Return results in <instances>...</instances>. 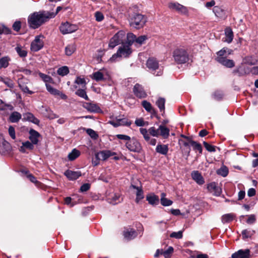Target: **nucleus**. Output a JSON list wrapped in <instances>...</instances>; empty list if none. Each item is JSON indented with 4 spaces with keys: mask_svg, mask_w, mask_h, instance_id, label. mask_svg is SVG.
I'll return each instance as SVG.
<instances>
[{
    "mask_svg": "<svg viewBox=\"0 0 258 258\" xmlns=\"http://www.w3.org/2000/svg\"><path fill=\"white\" fill-rule=\"evenodd\" d=\"M109 203L112 205H115L120 202L121 199L118 194H114L112 197L108 199Z\"/></svg>",
    "mask_w": 258,
    "mask_h": 258,
    "instance_id": "4c0bfd02",
    "label": "nucleus"
},
{
    "mask_svg": "<svg viewBox=\"0 0 258 258\" xmlns=\"http://www.w3.org/2000/svg\"><path fill=\"white\" fill-rule=\"evenodd\" d=\"M125 146L128 150L133 152L140 153L142 149L140 142L134 138L126 142Z\"/></svg>",
    "mask_w": 258,
    "mask_h": 258,
    "instance_id": "6e6552de",
    "label": "nucleus"
},
{
    "mask_svg": "<svg viewBox=\"0 0 258 258\" xmlns=\"http://www.w3.org/2000/svg\"><path fill=\"white\" fill-rule=\"evenodd\" d=\"M156 151L162 155H166L168 152V145L158 144L156 146Z\"/></svg>",
    "mask_w": 258,
    "mask_h": 258,
    "instance_id": "c85d7f7f",
    "label": "nucleus"
},
{
    "mask_svg": "<svg viewBox=\"0 0 258 258\" xmlns=\"http://www.w3.org/2000/svg\"><path fill=\"white\" fill-rule=\"evenodd\" d=\"M76 94L80 97H82L86 100H89V98L86 94V92L84 89H78L76 92Z\"/></svg>",
    "mask_w": 258,
    "mask_h": 258,
    "instance_id": "09e8293b",
    "label": "nucleus"
},
{
    "mask_svg": "<svg viewBox=\"0 0 258 258\" xmlns=\"http://www.w3.org/2000/svg\"><path fill=\"white\" fill-rule=\"evenodd\" d=\"M94 16L95 17V20L98 22L102 21L104 18L103 14L99 11L95 13Z\"/></svg>",
    "mask_w": 258,
    "mask_h": 258,
    "instance_id": "bf43d9fd",
    "label": "nucleus"
},
{
    "mask_svg": "<svg viewBox=\"0 0 258 258\" xmlns=\"http://www.w3.org/2000/svg\"><path fill=\"white\" fill-rule=\"evenodd\" d=\"M116 154L114 152H112L109 150H104L101 151L95 154L96 158L101 159L102 160H105L109 157Z\"/></svg>",
    "mask_w": 258,
    "mask_h": 258,
    "instance_id": "6ab92c4d",
    "label": "nucleus"
},
{
    "mask_svg": "<svg viewBox=\"0 0 258 258\" xmlns=\"http://www.w3.org/2000/svg\"><path fill=\"white\" fill-rule=\"evenodd\" d=\"M235 217V215L232 213L225 214L222 216V222L224 224L226 223H229L232 221Z\"/></svg>",
    "mask_w": 258,
    "mask_h": 258,
    "instance_id": "473e14b6",
    "label": "nucleus"
},
{
    "mask_svg": "<svg viewBox=\"0 0 258 258\" xmlns=\"http://www.w3.org/2000/svg\"><path fill=\"white\" fill-rule=\"evenodd\" d=\"M165 99L163 98H159L156 101V104L161 111H164L165 109Z\"/></svg>",
    "mask_w": 258,
    "mask_h": 258,
    "instance_id": "49530a36",
    "label": "nucleus"
},
{
    "mask_svg": "<svg viewBox=\"0 0 258 258\" xmlns=\"http://www.w3.org/2000/svg\"><path fill=\"white\" fill-rule=\"evenodd\" d=\"M140 132L143 136L144 139L146 141H149L150 137V134L149 133V129L147 130L146 128H140Z\"/></svg>",
    "mask_w": 258,
    "mask_h": 258,
    "instance_id": "de8ad7c7",
    "label": "nucleus"
},
{
    "mask_svg": "<svg viewBox=\"0 0 258 258\" xmlns=\"http://www.w3.org/2000/svg\"><path fill=\"white\" fill-rule=\"evenodd\" d=\"M191 177L192 179L199 184L201 185L204 184L205 182L203 176L198 171H194L191 173Z\"/></svg>",
    "mask_w": 258,
    "mask_h": 258,
    "instance_id": "5701e85b",
    "label": "nucleus"
},
{
    "mask_svg": "<svg viewBox=\"0 0 258 258\" xmlns=\"http://www.w3.org/2000/svg\"><path fill=\"white\" fill-rule=\"evenodd\" d=\"M218 174L223 177H226L228 173V170L226 166H223L218 169L217 171Z\"/></svg>",
    "mask_w": 258,
    "mask_h": 258,
    "instance_id": "603ef678",
    "label": "nucleus"
},
{
    "mask_svg": "<svg viewBox=\"0 0 258 258\" xmlns=\"http://www.w3.org/2000/svg\"><path fill=\"white\" fill-rule=\"evenodd\" d=\"M34 145L32 142L26 141L22 143V145L20 147L19 150L22 153H26V150H32L34 149Z\"/></svg>",
    "mask_w": 258,
    "mask_h": 258,
    "instance_id": "393cba45",
    "label": "nucleus"
},
{
    "mask_svg": "<svg viewBox=\"0 0 258 258\" xmlns=\"http://www.w3.org/2000/svg\"><path fill=\"white\" fill-rule=\"evenodd\" d=\"M131 187L137 190L136 202L137 203H138L141 200L143 199L144 198V193L142 187L136 186L135 185L132 184L131 185Z\"/></svg>",
    "mask_w": 258,
    "mask_h": 258,
    "instance_id": "4be33fe9",
    "label": "nucleus"
},
{
    "mask_svg": "<svg viewBox=\"0 0 258 258\" xmlns=\"http://www.w3.org/2000/svg\"><path fill=\"white\" fill-rule=\"evenodd\" d=\"M77 29V26L71 24L68 22L62 23L59 27V30L61 33L63 34L73 33L76 31Z\"/></svg>",
    "mask_w": 258,
    "mask_h": 258,
    "instance_id": "f8f14e48",
    "label": "nucleus"
},
{
    "mask_svg": "<svg viewBox=\"0 0 258 258\" xmlns=\"http://www.w3.org/2000/svg\"><path fill=\"white\" fill-rule=\"evenodd\" d=\"M39 77L43 80L44 82L47 84V83H53V79L48 75L44 74L42 73H39Z\"/></svg>",
    "mask_w": 258,
    "mask_h": 258,
    "instance_id": "79ce46f5",
    "label": "nucleus"
},
{
    "mask_svg": "<svg viewBox=\"0 0 258 258\" xmlns=\"http://www.w3.org/2000/svg\"><path fill=\"white\" fill-rule=\"evenodd\" d=\"M149 133L150 135L158 137L159 136V128L156 129L155 127H151L149 128Z\"/></svg>",
    "mask_w": 258,
    "mask_h": 258,
    "instance_id": "864d4df0",
    "label": "nucleus"
},
{
    "mask_svg": "<svg viewBox=\"0 0 258 258\" xmlns=\"http://www.w3.org/2000/svg\"><path fill=\"white\" fill-rule=\"evenodd\" d=\"M10 58L7 56L0 58V69L2 68H6L9 64Z\"/></svg>",
    "mask_w": 258,
    "mask_h": 258,
    "instance_id": "c9c22d12",
    "label": "nucleus"
},
{
    "mask_svg": "<svg viewBox=\"0 0 258 258\" xmlns=\"http://www.w3.org/2000/svg\"><path fill=\"white\" fill-rule=\"evenodd\" d=\"M7 108H9L10 110H12L13 108L11 105L5 104L4 102L0 99V110H4L6 109Z\"/></svg>",
    "mask_w": 258,
    "mask_h": 258,
    "instance_id": "4d7b16f0",
    "label": "nucleus"
},
{
    "mask_svg": "<svg viewBox=\"0 0 258 258\" xmlns=\"http://www.w3.org/2000/svg\"><path fill=\"white\" fill-rule=\"evenodd\" d=\"M232 258H249L250 250L248 249H240L232 254Z\"/></svg>",
    "mask_w": 258,
    "mask_h": 258,
    "instance_id": "f3484780",
    "label": "nucleus"
},
{
    "mask_svg": "<svg viewBox=\"0 0 258 258\" xmlns=\"http://www.w3.org/2000/svg\"><path fill=\"white\" fill-rule=\"evenodd\" d=\"M213 11L218 18H224L226 16L224 10L218 6L214 7Z\"/></svg>",
    "mask_w": 258,
    "mask_h": 258,
    "instance_id": "c756f323",
    "label": "nucleus"
},
{
    "mask_svg": "<svg viewBox=\"0 0 258 258\" xmlns=\"http://www.w3.org/2000/svg\"><path fill=\"white\" fill-rule=\"evenodd\" d=\"M90 184L87 183L83 184L80 187V190L81 192H85L88 190L90 188Z\"/></svg>",
    "mask_w": 258,
    "mask_h": 258,
    "instance_id": "338daca9",
    "label": "nucleus"
},
{
    "mask_svg": "<svg viewBox=\"0 0 258 258\" xmlns=\"http://www.w3.org/2000/svg\"><path fill=\"white\" fill-rule=\"evenodd\" d=\"M87 109L91 112H97L100 110V108L97 105L91 103L88 105Z\"/></svg>",
    "mask_w": 258,
    "mask_h": 258,
    "instance_id": "6e6d98bb",
    "label": "nucleus"
},
{
    "mask_svg": "<svg viewBox=\"0 0 258 258\" xmlns=\"http://www.w3.org/2000/svg\"><path fill=\"white\" fill-rule=\"evenodd\" d=\"M132 45L129 44H125L120 46L116 53L114 54L110 58V60L112 62L118 60V58L122 57L126 58L132 53V50L131 48Z\"/></svg>",
    "mask_w": 258,
    "mask_h": 258,
    "instance_id": "7ed1b4c3",
    "label": "nucleus"
},
{
    "mask_svg": "<svg viewBox=\"0 0 258 258\" xmlns=\"http://www.w3.org/2000/svg\"><path fill=\"white\" fill-rule=\"evenodd\" d=\"M116 137L119 140H124L128 142L131 139V137L127 135L118 134L116 135Z\"/></svg>",
    "mask_w": 258,
    "mask_h": 258,
    "instance_id": "0e129e2a",
    "label": "nucleus"
},
{
    "mask_svg": "<svg viewBox=\"0 0 258 258\" xmlns=\"http://www.w3.org/2000/svg\"><path fill=\"white\" fill-rule=\"evenodd\" d=\"M11 150V146L10 144L0 135V154L2 155L6 154L9 153Z\"/></svg>",
    "mask_w": 258,
    "mask_h": 258,
    "instance_id": "ddd939ff",
    "label": "nucleus"
},
{
    "mask_svg": "<svg viewBox=\"0 0 258 258\" xmlns=\"http://www.w3.org/2000/svg\"><path fill=\"white\" fill-rule=\"evenodd\" d=\"M57 74L61 76L67 75L69 73V69L68 67L63 66L59 68L57 71Z\"/></svg>",
    "mask_w": 258,
    "mask_h": 258,
    "instance_id": "a18cd8bd",
    "label": "nucleus"
},
{
    "mask_svg": "<svg viewBox=\"0 0 258 258\" xmlns=\"http://www.w3.org/2000/svg\"><path fill=\"white\" fill-rule=\"evenodd\" d=\"M168 7L171 10H174L182 15L188 14L187 8L177 2H170L168 4Z\"/></svg>",
    "mask_w": 258,
    "mask_h": 258,
    "instance_id": "9d476101",
    "label": "nucleus"
},
{
    "mask_svg": "<svg viewBox=\"0 0 258 258\" xmlns=\"http://www.w3.org/2000/svg\"><path fill=\"white\" fill-rule=\"evenodd\" d=\"M21 27V24L20 21H16L13 25V28L16 31H19Z\"/></svg>",
    "mask_w": 258,
    "mask_h": 258,
    "instance_id": "774afa93",
    "label": "nucleus"
},
{
    "mask_svg": "<svg viewBox=\"0 0 258 258\" xmlns=\"http://www.w3.org/2000/svg\"><path fill=\"white\" fill-rule=\"evenodd\" d=\"M108 123L115 127L119 126H128L132 124V122L126 118L124 117V115L116 117L114 119L109 121Z\"/></svg>",
    "mask_w": 258,
    "mask_h": 258,
    "instance_id": "1a4fd4ad",
    "label": "nucleus"
},
{
    "mask_svg": "<svg viewBox=\"0 0 258 258\" xmlns=\"http://www.w3.org/2000/svg\"><path fill=\"white\" fill-rule=\"evenodd\" d=\"M208 190L216 196H219L221 193V189L215 182L210 183L208 185Z\"/></svg>",
    "mask_w": 258,
    "mask_h": 258,
    "instance_id": "aec40b11",
    "label": "nucleus"
},
{
    "mask_svg": "<svg viewBox=\"0 0 258 258\" xmlns=\"http://www.w3.org/2000/svg\"><path fill=\"white\" fill-rule=\"evenodd\" d=\"M134 94L138 98H143L147 96V93L144 90L142 85L139 84H136L133 88Z\"/></svg>",
    "mask_w": 258,
    "mask_h": 258,
    "instance_id": "4468645a",
    "label": "nucleus"
},
{
    "mask_svg": "<svg viewBox=\"0 0 258 258\" xmlns=\"http://www.w3.org/2000/svg\"><path fill=\"white\" fill-rule=\"evenodd\" d=\"M80 152L76 149H74L68 156V159L70 161H73L77 158L80 155Z\"/></svg>",
    "mask_w": 258,
    "mask_h": 258,
    "instance_id": "f704fd0d",
    "label": "nucleus"
},
{
    "mask_svg": "<svg viewBox=\"0 0 258 258\" xmlns=\"http://www.w3.org/2000/svg\"><path fill=\"white\" fill-rule=\"evenodd\" d=\"M216 60L223 66L228 68H232L235 66V63L233 60L227 59L226 57H217Z\"/></svg>",
    "mask_w": 258,
    "mask_h": 258,
    "instance_id": "dca6fc26",
    "label": "nucleus"
},
{
    "mask_svg": "<svg viewBox=\"0 0 258 258\" xmlns=\"http://www.w3.org/2000/svg\"><path fill=\"white\" fill-rule=\"evenodd\" d=\"M64 174L69 180H74L81 176V172L80 171H74L71 170H67L65 171Z\"/></svg>",
    "mask_w": 258,
    "mask_h": 258,
    "instance_id": "a211bd4d",
    "label": "nucleus"
},
{
    "mask_svg": "<svg viewBox=\"0 0 258 258\" xmlns=\"http://www.w3.org/2000/svg\"><path fill=\"white\" fill-rule=\"evenodd\" d=\"M173 57L178 64H183L189 60V53L184 48H177L173 52Z\"/></svg>",
    "mask_w": 258,
    "mask_h": 258,
    "instance_id": "20e7f679",
    "label": "nucleus"
},
{
    "mask_svg": "<svg viewBox=\"0 0 258 258\" xmlns=\"http://www.w3.org/2000/svg\"><path fill=\"white\" fill-rule=\"evenodd\" d=\"M255 233V231L253 230L245 229L241 232L242 236L243 239L250 238Z\"/></svg>",
    "mask_w": 258,
    "mask_h": 258,
    "instance_id": "58836bf2",
    "label": "nucleus"
},
{
    "mask_svg": "<svg viewBox=\"0 0 258 258\" xmlns=\"http://www.w3.org/2000/svg\"><path fill=\"white\" fill-rule=\"evenodd\" d=\"M19 86L20 87L21 90L24 93H27L29 94H32L33 93V92L29 90L28 87L24 84H19Z\"/></svg>",
    "mask_w": 258,
    "mask_h": 258,
    "instance_id": "13d9d810",
    "label": "nucleus"
},
{
    "mask_svg": "<svg viewBox=\"0 0 258 258\" xmlns=\"http://www.w3.org/2000/svg\"><path fill=\"white\" fill-rule=\"evenodd\" d=\"M21 114L16 111L13 112L10 116L9 119L11 122L15 123L19 121L21 118Z\"/></svg>",
    "mask_w": 258,
    "mask_h": 258,
    "instance_id": "7c9ffc66",
    "label": "nucleus"
},
{
    "mask_svg": "<svg viewBox=\"0 0 258 258\" xmlns=\"http://www.w3.org/2000/svg\"><path fill=\"white\" fill-rule=\"evenodd\" d=\"M123 235L126 239L127 240H131L137 236V233L135 230L133 229H127L126 231H124Z\"/></svg>",
    "mask_w": 258,
    "mask_h": 258,
    "instance_id": "bb28decb",
    "label": "nucleus"
},
{
    "mask_svg": "<svg viewBox=\"0 0 258 258\" xmlns=\"http://www.w3.org/2000/svg\"><path fill=\"white\" fill-rule=\"evenodd\" d=\"M212 96L214 99L219 101L223 98L224 94L222 91L217 90L213 93Z\"/></svg>",
    "mask_w": 258,
    "mask_h": 258,
    "instance_id": "8fccbe9b",
    "label": "nucleus"
},
{
    "mask_svg": "<svg viewBox=\"0 0 258 258\" xmlns=\"http://www.w3.org/2000/svg\"><path fill=\"white\" fill-rule=\"evenodd\" d=\"M128 44L132 45L135 43L136 46H141L145 43L148 37L147 35H141L138 38L132 33H128Z\"/></svg>",
    "mask_w": 258,
    "mask_h": 258,
    "instance_id": "0eeeda50",
    "label": "nucleus"
},
{
    "mask_svg": "<svg viewBox=\"0 0 258 258\" xmlns=\"http://www.w3.org/2000/svg\"><path fill=\"white\" fill-rule=\"evenodd\" d=\"M75 83L81 85L83 88H85L86 87V82L84 78L78 77L76 78Z\"/></svg>",
    "mask_w": 258,
    "mask_h": 258,
    "instance_id": "5fc2aeb1",
    "label": "nucleus"
},
{
    "mask_svg": "<svg viewBox=\"0 0 258 258\" xmlns=\"http://www.w3.org/2000/svg\"><path fill=\"white\" fill-rule=\"evenodd\" d=\"M225 35L224 41L228 43H231L233 39V33L232 29L229 27L226 28L225 30Z\"/></svg>",
    "mask_w": 258,
    "mask_h": 258,
    "instance_id": "a878e982",
    "label": "nucleus"
},
{
    "mask_svg": "<svg viewBox=\"0 0 258 258\" xmlns=\"http://www.w3.org/2000/svg\"><path fill=\"white\" fill-rule=\"evenodd\" d=\"M29 133L30 135L29 139L31 142L34 145L37 144L39 142L38 138L40 136L39 133L33 129H31Z\"/></svg>",
    "mask_w": 258,
    "mask_h": 258,
    "instance_id": "412c9836",
    "label": "nucleus"
},
{
    "mask_svg": "<svg viewBox=\"0 0 258 258\" xmlns=\"http://www.w3.org/2000/svg\"><path fill=\"white\" fill-rule=\"evenodd\" d=\"M86 132L92 139H96L98 137V135L92 129L88 128L86 130Z\"/></svg>",
    "mask_w": 258,
    "mask_h": 258,
    "instance_id": "052dcab7",
    "label": "nucleus"
},
{
    "mask_svg": "<svg viewBox=\"0 0 258 258\" xmlns=\"http://www.w3.org/2000/svg\"><path fill=\"white\" fill-rule=\"evenodd\" d=\"M15 50L21 57H25L27 55V50L21 45H18L15 48Z\"/></svg>",
    "mask_w": 258,
    "mask_h": 258,
    "instance_id": "72a5a7b5",
    "label": "nucleus"
},
{
    "mask_svg": "<svg viewBox=\"0 0 258 258\" xmlns=\"http://www.w3.org/2000/svg\"><path fill=\"white\" fill-rule=\"evenodd\" d=\"M54 17L55 15L50 13L49 11H42L34 12L29 16L28 23L31 28L36 29Z\"/></svg>",
    "mask_w": 258,
    "mask_h": 258,
    "instance_id": "f257e3e1",
    "label": "nucleus"
},
{
    "mask_svg": "<svg viewBox=\"0 0 258 258\" xmlns=\"http://www.w3.org/2000/svg\"><path fill=\"white\" fill-rule=\"evenodd\" d=\"M173 252V248L172 246H169L166 250L163 251L162 249L161 254L163 255L165 258H170Z\"/></svg>",
    "mask_w": 258,
    "mask_h": 258,
    "instance_id": "37998d69",
    "label": "nucleus"
},
{
    "mask_svg": "<svg viewBox=\"0 0 258 258\" xmlns=\"http://www.w3.org/2000/svg\"><path fill=\"white\" fill-rule=\"evenodd\" d=\"M128 33L123 30L119 31L110 40L108 46L113 48L116 46L121 44L122 45L128 44Z\"/></svg>",
    "mask_w": 258,
    "mask_h": 258,
    "instance_id": "f03ea898",
    "label": "nucleus"
},
{
    "mask_svg": "<svg viewBox=\"0 0 258 258\" xmlns=\"http://www.w3.org/2000/svg\"><path fill=\"white\" fill-rule=\"evenodd\" d=\"M46 88L47 90L52 95L56 97H60L62 99H66L67 96L63 94L61 92L53 88L50 85L48 84H45Z\"/></svg>",
    "mask_w": 258,
    "mask_h": 258,
    "instance_id": "2eb2a0df",
    "label": "nucleus"
},
{
    "mask_svg": "<svg viewBox=\"0 0 258 258\" xmlns=\"http://www.w3.org/2000/svg\"><path fill=\"white\" fill-rule=\"evenodd\" d=\"M203 144L205 148L207 150H208L209 152H215V148L214 146H212L211 145H209L208 143H207L206 142H203Z\"/></svg>",
    "mask_w": 258,
    "mask_h": 258,
    "instance_id": "e2e57ef3",
    "label": "nucleus"
},
{
    "mask_svg": "<svg viewBox=\"0 0 258 258\" xmlns=\"http://www.w3.org/2000/svg\"><path fill=\"white\" fill-rule=\"evenodd\" d=\"M159 136L164 139H167L169 135V130L164 125H160L159 127Z\"/></svg>",
    "mask_w": 258,
    "mask_h": 258,
    "instance_id": "cd10ccee",
    "label": "nucleus"
},
{
    "mask_svg": "<svg viewBox=\"0 0 258 258\" xmlns=\"http://www.w3.org/2000/svg\"><path fill=\"white\" fill-rule=\"evenodd\" d=\"M91 78L97 82L104 80V75L100 71L94 72Z\"/></svg>",
    "mask_w": 258,
    "mask_h": 258,
    "instance_id": "e433bc0d",
    "label": "nucleus"
},
{
    "mask_svg": "<svg viewBox=\"0 0 258 258\" xmlns=\"http://www.w3.org/2000/svg\"><path fill=\"white\" fill-rule=\"evenodd\" d=\"M76 46L75 43H72L67 45L65 48V53L67 55H71L76 50Z\"/></svg>",
    "mask_w": 258,
    "mask_h": 258,
    "instance_id": "2f4dec72",
    "label": "nucleus"
},
{
    "mask_svg": "<svg viewBox=\"0 0 258 258\" xmlns=\"http://www.w3.org/2000/svg\"><path fill=\"white\" fill-rule=\"evenodd\" d=\"M24 116L25 118H27V120L33 122L35 124H38L39 122V120L35 118L31 113H26Z\"/></svg>",
    "mask_w": 258,
    "mask_h": 258,
    "instance_id": "c03bdc74",
    "label": "nucleus"
},
{
    "mask_svg": "<svg viewBox=\"0 0 258 258\" xmlns=\"http://www.w3.org/2000/svg\"><path fill=\"white\" fill-rule=\"evenodd\" d=\"M170 236L172 238L179 239L182 237V232L180 231L177 232H173L170 234Z\"/></svg>",
    "mask_w": 258,
    "mask_h": 258,
    "instance_id": "69168bd1",
    "label": "nucleus"
},
{
    "mask_svg": "<svg viewBox=\"0 0 258 258\" xmlns=\"http://www.w3.org/2000/svg\"><path fill=\"white\" fill-rule=\"evenodd\" d=\"M247 216L248 217V218L246 220V223L248 224H252L255 222L256 217L254 215L251 214Z\"/></svg>",
    "mask_w": 258,
    "mask_h": 258,
    "instance_id": "680f3d73",
    "label": "nucleus"
},
{
    "mask_svg": "<svg viewBox=\"0 0 258 258\" xmlns=\"http://www.w3.org/2000/svg\"><path fill=\"white\" fill-rule=\"evenodd\" d=\"M146 66L154 75L156 76L162 75V69L159 67L158 61L155 58H149L146 62Z\"/></svg>",
    "mask_w": 258,
    "mask_h": 258,
    "instance_id": "423d86ee",
    "label": "nucleus"
},
{
    "mask_svg": "<svg viewBox=\"0 0 258 258\" xmlns=\"http://www.w3.org/2000/svg\"><path fill=\"white\" fill-rule=\"evenodd\" d=\"M146 200L149 204L153 206L157 205L159 202V197L153 194H150L146 196Z\"/></svg>",
    "mask_w": 258,
    "mask_h": 258,
    "instance_id": "b1692460",
    "label": "nucleus"
},
{
    "mask_svg": "<svg viewBox=\"0 0 258 258\" xmlns=\"http://www.w3.org/2000/svg\"><path fill=\"white\" fill-rule=\"evenodd\" d=\"M43 38L42 35H38L35 37L34 40L31 44L30 49L31 51L36 52L40 50L43 47Z\"/></svg>",
    "mask_w": 258,
    "mask_h": 258,
    "instance_id": "9b49d317",
    "label": "nucleus"
},
{
    "mask_svg": "<svg viewBox=\"0 0 258 258\" xmlns=\"http://www.w3.org/2000/svg\"><path fill=\"white\" fill-rule=\"evenodd\" d=\"M189 143L190 145L193 147L194 150L198 151L200 153H202V147L200 144L192 140H190Z\"/></svg>",
    "mask_w": 258,
    "mask_h": 258,
    "instance_id": "ea45409f",
    "label": "nucleus"
},
{
    "mask_svg": "<svg viewBox=\"0 0 258 258\" xmlns=\"http://www.w3.org/2000/svg\"><path fill=\"white\" fill-rule=\"evenodd\" d=\"M165 194L162 193L161 198V204L163 206H169L172 204L173 202L172 201L168 200L165 198Z\"/></svg>",
    "mask_w": 258,
    "mask_h": 258,
    "instance_id": "a19ab883",
    "label": "nucleus"
},
{
    "mask_svg": "<svg viewBox=\"0 0 258 258\" xmlns=\"http://www.w3.org/2000/svg\"><path fill=\"white\" fill-rule=\"evenodd\" d=\"M147 18L145 16L135 13L130 16L129 22L131 26L136 28H143L147 22Z\"/></svg>",
    "mask_w": 258,
    "mask_h": 258,
    "instance_id": "39448f33",
    "label": "nucleus"
},
{
    "mask_svg": "<svg viewBox=\"0 0 258 258\" xmlns=\"http://www.w3.org/2000/svg\"><path fill=\"white\" fill-rule=\"evenodd\" d=\"M142 104L147 111L149 112H152V111L153 110L151 104L147 101H143L142 103Z\"/></svg>",
    "mask_w": 258,
    "mask_h": 258,
    "instance_id": "3c124183",
    "label": "nucleus"
}]
</instances>
